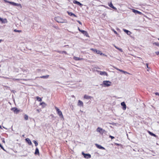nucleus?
<instances>
[{"mask_svg": "<svg viewBox=\"0 0 159 159\" xmlns=\"http://www.w3.org/2000/svg\"><path fill=\"white\" fill-rule=\"evenodd\" d=\"M55 20L58 23H67V21L66 20H63L60 17H55Z\"/></svg>", "mask_w": 159, "mask_h": 159, "instance_id": "nucleus-1", "label": "nucleus"}, {"mask_svg": "<svg viewBox=\"0 0 159 159\" xmlns=\"http://www.w3.org/2000/svg\"><path fill=\"white\" fill-rule=\"evenodd\" d=\"M111 82L109 81H103L102 84H101V85L103 84L104 85L105 87H109L111 85Z\"/></svg>", "mask_w": 159, "mask_h": 159, "instance_id": "nucleus-2", "label": "nucleus"}, {"mask_svg": "<svg viewBox=\"0 0 159 159\" xmlns=\"http://www.w3.org/2000/svg\"><path fill=\"white\" fill-rule=\"evenodd\" d=\"M55 108L56 109L57 113L59 115L60 117L61 118H63V116L61 111L60 110V109L57 107H55Z\"/></svg>", "mask_w": 159, "mask_h": 159, "instance_id": "nucleus-3", "label": "nucleus"}, {"mask_svg": "<svg viewBox=\"0 0 159 159\" xmlns=\"http://www.w3.org/2000/svg\"><path fill=\"white\" fill-rule=\"evenodd\" d=\"M90 50L93 51L94 52H95L98 54H99L101 55L102 54L101 51H100V50H97L96 49L91 48L90 49Z\"/></svg>", "mask_w": 159, "mask_h": 159, "instance_id": "nucleus-4", "label": "nucleus"}, {"mask_svg": "<svg viewBox=\"0 0 159 159\" xmlns=\"http://www.w3.org/2000/svg\"><path fill=\"white\" fill-rule=\"evenodd\" d=\"M82 154L85 158L89 159L91 157V155L89 154L84 153L83 152H82Z\"/></svg>", "mask_w": 159, "mask_h": 159, "instance_id": "nucleus-5", "label": "nucleus"}, {"mask_svg": "<svg viewBox=\"0 0 159 159\" xmlns=\"http://www.w3.org/2000/svg\"><path fill=\"white\" fill-rule=\"evenodd\" d=\"M97 131L98 132H99L100 133L102 134L105 132V130L102 129L98 127L97 129Z\"/></svg>", "mask_w": 159, "mask_h": 159, "instance_id": "nucleus-6", "label": "nucleus"}, {"mask_svg": "<svg viewBox=\"0 0 159 159\" xmlns=\"http://www.w3.org/2000/svg\"><path fill=\"white\" fill-rule=\"evenodd\" d=\"M25 140L26 142L29 145H31L32 147L33 146L32 143L29 138H27L25 139Z\"/></svg>", "mask_w": 159, "mask_h": 159, "instance_id": "nucleus-7", "label": "nucleus"}, {"mask_svg": "<svg viewBox=\"0 0 159 159\" xmlns=\"http://www.w3.org/2000/svg\"><path fill=\"white\" fill-rule=\"evenodd\" d=\"M10 4H11V5L14 6H16L17 7L20 6V7H21V5L20 4L16 3L14 2H10Z\"/></svg>", "mask_w": 159, "mask_h": 159, "instance_id": "nucleus-8", "label": "nucleus"}, {"mask_svg": "<svg viewBox=\"0 0 159 159\" xmlns=\"http://www.w3.org/2000/svg\"><path fill=\"white\" fill-rule=\"evenodd\" d=\"M73 3L74 4H77V5H78L80 7H82L83 6V5L82 4H81L80 2L76 0H74L73 1Z\"/></svg>", "mask_w": 159, "mask_h": 159, "instance_id": "nucleus-9", "label": "nucleus"}, {"mask_svg": "<svg viewBox=\"0 0 159 159\" xmlns=\"http://www.w3.org/2000/svg\"><path fill=\"white\" fill-rule=\"evenodd\" d=\"M11 110L16 114L18 113L19 111V110L16 107L11 108Z\"/></svg>", "mask_w": 159, "mask_h": 159, "instance_id": "nucleus-10", "label": "nucleus"}, {"mask_svg": "<svg viewBox=\"0 0 159 159\" xmlns=\"http://www.w3.org/2000/svg\"><path fill=\"white\" fill-rule=\"evenodd\" d=\"M95 145L96 146V147L99 149H103V150L105 149L104 148L102 147V146H101L100 145H98V144H96Z\"/></svg>", "mask_w": 159, "mask_h": 159, "instance_id": "nucleus-11", "label": "nucleus"}, {"mask_svg": "<svg viewBox=\"0 0 159 159\" xmlns=\"http://www.w3.org/2000/svg\"><path fill=\"white\" fill-rule=\"evenodd\" d=\"M123 30L125 32L127 35H130L132 33L130 31L125 29H123Z\"/></svg>", "mask_w": 159, "mask_h": 159, "instance_id": "nucleus-12", "label": "nucleus"}, {"mask_svg": "<svg viewBox=\"0 0 159 159\" xmlns=\"http://www.w3.org/2000/svg\"><path fill=\"white\" fill-rule=\"evenodd\" d=\"M80 32H81L84 35L86 36L87 37L89 36L88 34L87 31L84 30H81L80 31Z\"/></svg>", "mask_w": 159, "mask_h": 159, "instance_id": "nucleus-13", "label": "nucleus"}, {"mask_svg": "<svg viewBox=\"0 0 159 159\" xmlns=\"http://www.w3.org/2000/svg\"><path fill=\"white\" fill-rule=\"evenodd\" d=\"M121 105L123 107V109L125 110L126 109V105L124 102H122L121 103Z\"/></svg>", "mask_w": 159, "mask_h": 159, "instance_id": "nucleus-14", "label": "nucleus"}, {"mask_svg": "<svg viewBox=\"0 0 159 159\" xmlns=\"http://www.w3.org/2000/svg\"><path fill=\"white\" fill-rule=\"evenodd\" d=\"M132 11L133 12L135 13L136 14H138L139 15H141L142 14L141 12L135 9H133Z\"/></svg>", "mask_w": 159, "mask_h": 159, "instance_id": "nucleus-15", "label": "nucleus"}, {"mask_svg": "<svg viewBox=\"0 0 159 159\" xmlns=\"http://www.w3.org/2000/svg\"><path fill=\"white\" fill-rule=\"evenodd\" d=\"M67 12L68 14L70 16H74L76 17H77V16L75 15V14H74L71 12L67 11Z\"/></svg>", "mask_w": 159, "mask_h": 159, "instance_id": "nucleus-16", "label": "nucleus"}, {"mask_svg": "<svg viewBox=\"0 0 159 159\" xmlns=\"http://www.w3.org/2000/svg\"><path fill=\"white\" fill-rule=\"evenodd\" d=\"M78 105L79 106L83 107V103L82 101L79 100L78 101Z\"/></svg>", "mask_w": 159, "mask_h": 159, "instance_id": "nucleus-17", "label": "nucleus"}, {"mask_svg": "<svg viewBox=\"0 0 159 159\" xmlns=\"http://www.w3.org/2000/svg\"><path fill=\"white\" fill-rule=\"evenodd\" d=\"M73 59L75 61L81 60L83 59L82 58H80L79 57H73Z\"/></svg>", "mask_w": 159, "mask_h": 159, "instance_id": "nucleus-18", "label": "nucleus"}, {"mask_svg": "<svg viewBox=\"0 0 159 159\" xmlns=\"http://www.w3.org/2000/svg\"><path fill=\"white\" fill-rule=\"evenodd\" d=\"M100 74L101 75H105L107 76V73L105 71H100Z\"/></svg>", "mask_w": 159, "mask_h": 159, "instance_id": "nucleus-19", "label": "nucleus"}, {"mask_svg": "<svg viewBox=\"0 0 159 159\" xmlns=\"http://www.w3.org/2000/svg\"><path fill=\"white\" fill-rule=\"evenodd\" d=\"M39 150L37 148H36L35 149V152H34V154L35 155H39Z\"/></svg>", "mask_w": 159, "mask_h": 159, "instance_id": "nucleus-20", "label": "nucleus"}, {"mask_svg": "<svg viewBox=\"0 0 159 159\" xmlns=\"http://www.w3.org/2000/svg\"><path fill=\"white\" fill-rule=\"evenodd\" d=\"M109 6L112 8L113 9H114L115 10H117V8L114 7L112 4L111 2L109 5Z\"/></svg>", "mask_w": 159, "mask_h": 159, "instance_id": "nucleus-21", "label": "nucleus"}, {"mask_svg": "<svg viewBox=\"0 0 159 159\" xmlns=\"http://www.w3.org/2000/svg\"><path fill=\"white\" fill-rule=\"evenodd\" d=\"M148 132L151 136H154L155 137H157V136L156 134L149 131H148Z\"/></svg>", "mask_w": 159, "mask_h": 159, "instance_id": "nucleus-22", "label": "nucleus"}, {"mask_svg": "<svg viewBox=\"0 0 159 159\" xmlns=\"http://www.w3.org/2000/svg\"><path fill=\"white\" fill-rule=\"evenodd\" d=\"M84 98H85V99H89L91 98V97L87 95H85L84 96Z\"/></svg>", "mask_w": 159, "mask_h": 159, "instance_id": "nucleus-23", "label": "nucleus"}, {"mask_svg": "<svg viewBox=\"0 0 159 159\" xmlns=\"http://www.w3.org/2000/svg\"><path fill=\"white\" fill-rule=\"evenodd\" d=\"M40 105H42L43 108L45 107L47 105V104L44 102H42L40 103Z\"/></svg>", "mask_w": 159, "mask_h": 159, "instance_id": "nucleus-24", "label": "nucleus"}, {"mask_svg": "<svg viewBox=\"0 0 159 159\" xmlns=\"http://www.w3.org/2000/svg\"><path fill=\"white\" fill-rule=\"evenodd\" d=\"M13 80L14 81H19L20 80H25V79H15V78H13V80Z\"/></svg>", "mask_w": 159, "mask_h": 159, "instance_id": "nucleus-25", "label": "nucleus"}, {"mask_svg": "<svg viewBox=\"0 0 159 159\" xmlns=\"http://www.w3.org/2000/svg\"><path fill=\"white\" fill-rule=\"evenodd\" d=\"M49 75H46L45 76H42L40 77L41 78H43V79H47L49 77Z\"/></svg>", "mask_w": 159, "mask_h": 159, "instance_id": "nucleus-26", "label": "nucleus"}, {"mask_svg": "<svg viewBox=\"0 0 159 159\" xmlns=\"http://www.w3.org/2000/svg\"><path fill=\"white\" fill-rule=\"evenodd\" d=\"M24 119L25 120H28V116L26 114H25V115H24Z\"/></svg>", "mask_w": 159, "mask_h": 159, "instance_id": "nucleus-27", "label": "nucleus"}, {"mask_svg": "<svg viewBox=\"0 0 159 159\" xmlns=\"http://www.w3.org/2000/svg\"><path fill=\"white\" fill-rule=\"evenodd\" d=\"M33 142L34 143L35 146H38V143L36 141L34 140H33Z\"/></svg>", "mask_w": 159, "mask_h": 159, "instance_id": "nucleus-28", "label": "nucleus"}, {"mask_svg": "<svg viewBox=\"0 0 159 159\" xmlns=\"http://www.w3.org/2000/svg\"><path fill=\"white\" fill-rule=\"evenodd\" d=\"M37 100L39 102H41L42 101V99L40 98L37 97H36Z\"/></svg>", "mask_w": 159, "mask_h": 159, "instance_id": "nucleus-29", "label": "nucleus"}, {"mask_svg": "<svg viewBox=\"0 0 159 159\" xmlns=\"http://www.w3.org/2000/svg\"><path fill=\"white\" fill-rule=\"evenodd\" d=\"M153 44H155L157 46L159 47V43L158 42H155L153 43Z\"/></svg>", "mask_w": 159, "mask_h": 159, "instance_id": "nucleus-30", "label": "nucleus"}, {"mask_svg": "<svg viewBox=\"0 0 159 159\" xmlns=\"http://www.w3.org/2000/svg\"><path fill=\"white\" fill-rule=\"evenodd\" d=\"M14 31L15 32H21V30H16V29H15L14 30Z\"/></svg>", "mask_w": 159, "mask_h": 159, "instance_id": "nucleus-31", "label": "nucleus"}, {"mask_svg": "<svg viewBox=\"0 0 159 159\" xmlns=\"http://www.w3.org/2000/svg\"><path fill=\"white\" fill-rule=\"evenodd\" d=\"M63 53H65V54H67V52H66V51H62V54Z\"/></svg>", "mask_w": 159, "mask_h": 159, "instance_id": "nucleus-32", "label": "nucleus"}, {"mask_svg": "<svg viewBox=\"0 0 159 159\" xmlns=\"http://www.w3.org/2000/svg\"><path fill=\"white\" fill-rule=\"evenodd\" d=\"M146 65L147 68L148 69H150V67H148V63H146Z\"/></svg>", "mask_w": 159, "mask_h": 159, "instance_id": "nucleus-33", "label": "nucleus"}, {"mask_svg": "<svg viewBox=\"0 0 159 159\" xmlns=\"http://www.w3.org/2000/svg\"><path fill=\"white\" fill-rule=\"evenodd\" d=\"M4 1L5 2H7V3H10V1H9L7 0H4Z\"/></svg>", "mask_w": 159, "mask_h": 159, "instance_id": "nucleus-34", "label": "nucleus"}, {"mask_svg": "<svg viewBox=\"0 0 159 159\" xmlns=\"http://www.w3.org/2000/svg\"><path fill=\"white\" fill-rule=\"evenodd\" d=\"M123 73H124L125 74H130L129 73L125 71H123Z\"/></svg>", "mask_w": 159, "mask_h": 159, "instance_id": "nucleus-35", "label": "nucleus"}, {"mask_svg": "<svg viewBox=\"0 0 159 159\" xmlns=\"http://www.w3.org/2000/svg\"><path fill=\"white\" fill-rule=\"evenodd\" d=\"M77 21L80 25H82L81 22L79 20H77Z\"/></svg>", "mask_w": 159, "mask_h": 159, "instance_id": "nucleus-36", "label": "nucleus"}, {"mask_svg": "<svg viewBox=\"0 0 159 159\" xmlns=\"http://www.w3.org/2000/svg\"><path fill=\"white\" fill-rule=\"evenodd\" d=\"M109 137L111 138V139H113L114 138V137L113 136H112L111 135H110Z\"/></svg>", "mask_w": 159, "mask_h": 159, "instance_id": "nucleus-37", "label": "nucleus"}, {"mask_svg": "<svg viewBox=\"0 0 159 159\" xmlns=\"http://www.w3.org/2000/svg\"><path fill=\"white\" fill-rule=\"evenodd\" d=\"M57 52L59 53H62V51H57Z\"/></svg>", "mask_w": 159, "mask_h": 159, "instance_id": "nucleus-38", "label": "nucleus"}, {"mask_svg": "<svg viewBox=\"0 0 159 159\" xmlns=\"http://www.w3.org/2000/svg\"><path fill=\"white\" fill-rule=\"evenodd\" d=\"M3 19L2 18L0 17V21H2V22H3Z\"/></svg>", "mask_w": 159, "mask_h": 159, "instance_id": "nucleus-39", "label": "nucleus"}, {"mask_svg": "<svg viewBox=\"0 0 159 159\" xmlns=\"http://www.w3.org/2000/svg\"><path fill=\"white\" fill-rule=\"evenodd\" d=\"M155 53L157 55H158L159 54V52H155Z\"/></svg>", "mask_w": 159, "mask_h": 159, "instance_id": "nucleus-40", "label": "nucleus"}, {"mask_svg": "<svg viewBox=\"0 0 159 159\" xmlns=\"http://www.w3.org/2000/svg\"><path fill=\"white\" fill-rule=\"evenodd\" d=\"M155 94L157 95H159V93H155Z\"/></svg>", "mask_w": 159, "mask_h": 159, "instance_id": "nucleus-41", "label": "nucleus"}, {"mask_svg": "<svg viewBox=\"0 0 159 159\" xmlns=\"http://www.w3.org/2000/svg\"><path fill=\"white\" fill-rule=\"evenodd\" d=\"M119 71H120V72H123L124 70H120V69H119Z\"/></svg>", "mask_w": 159, "mask_h": 159, "instance_id": "nucleus-42", "label": "nucleus"}, {"mask_svg": "<svg viewBox=\"0 0 159 159\" xmlns=\"http://www.w3.org/2000/svg\"><path fill=\"white\" fill-rule=\"evenodd\" d=\"M120 51L121 52H122V49L119 48V49Z\"/></svg>", "mask_w": 159, "mask_h": 159, "instance_id": "nucleus-43", "label": "nucleus"}, {"mask_svg": "<svg viewBox=\"0 0 159 159\" xmlns=\"http://www.w3.org/2000/svg\"><path fill=\"white\" fill-rule=\"evenodd\" d=\"M114 68L116 69L117 70H119V69L118 68H116V67H114Z\"/></svg>", "mask_w": 159, "mask_h": 159, "instance_id": "nucleus-44", "label": "nucleus"}, {"mask_svg": "<svg viewBox=\"0 0 159 159\" xmlns=\"http://www.w3.org/2000/svg\"><path fill=\"white\" fill-rule=\"evenodd\" d=\"M36 111H37L39 113L40 112V111H39V109H37L36 110Z\"/></svg>", "mask_w": 159, "mask_h": 159, "instance_id": "nucleus-45", "label": "nucleus"}, {"mask_svg": "<svg viewBox=\"0 0 159 159\" xmlns=\"http://www.w3.org/2000/svg\"><path fill=\"white\" fill-rule=\"evenodd\" d=\"M78 29L80 32L81 30H80L79 27H78Z\"/></svg>", "mask_w": 159, "mask_h": 159, "instance_id": "nucleus-46", "label": "nucleus"}, {"mask_svg": "<svg viewBox=\"0 0 159 159\" xmlns=\"http://www.w3.org/2000/svg\"><path fill=\"white\" fill-rule=\"evenodd\" d=\"M114 32L116 34H117V32L116 31H114Z\"/></svg>", "mask_w": 159, "mask_h": 159, "instance_id": "nucleus-47", "label": "nucleus"}, {"mask_svg": "<svg viewBox=\"0 0 159 159\" xmlns=\"http://www.w3.org/2000/svg\"><path fill=\"white\" fill-rule=\"evenodd\" d=\"M115 47L117 49H119V48H118V47H117L116 46H115Z\"/></svg>", "mask_w": 159, "mask_h": 159, "instance_id": "nucleus-48", "label": "nucleus"}, {"mask_svg": "<svg viewBox=\"0 0 159 159\" xmlns=\"http://www.w3.org/2000/svg\"><path fill=\"white\" fill-rule=\"evenodd\" d=\"M115 144L116 145H119L120 144H118V143H115Z\"/></svg>", "mask_w": 159, "mask_h": 159, "instance_id": "nucleus-49", "label": "nucleus"}, {"mask_svg": "<svg viewBox=\"0 0 159 159\" xmlns=\"http://www.w3.org/2000/svg\"><path fill=\"white\" fill-rule=\"evenodd\" d=\"M2 142H3V143H5V141H4V140H2Z\"/></svg>", "mask_w": 159, "mask_h": 159, "instance_id": "nucleus-50", "label": "nucleus"}, {"mask_svg": "<svg viewBox=\"0 0 159 159\" xmlns=\"http://www.w3.org/2000/svg\"><path fill=\"white\" fill-rule=\"evenodd\" d=\"M2 40L1 39H0V43L1 42Z\"/></svg>", "mask_w": 159, "mask_h": 159, "instance_id": "nucleus-51", "label": "nucleus"}, {"mask_svg": "<svg viewBox=\"0 0 159 159\" xmlns=\"http://www.w3.org/2000/svg\"><path fill=\"white\" fill-rule=\"evenodd\" d=\"M1 128H2L1 126L0 125V129H1Z\"/></svg>", "mask_w": 159, "mask_h": 159, "instance_id": "nucleus-52", "label": "nucleus"}, {"mask_svg": "<svg viewBox=\"0 0 159 159\" xmlns=\"http://www.w3.org/2000/svg\"><path fill=\"white\" fill-rule=\"evenodd\" d=\"M22 136H23V137H24V135H22Z\"/></svg>", "mask_w": 159, "mask_h": 159, "instance_id": "nucleus-53", "label": "nucleus"}, {"mask_svg": "<svg viewBox=\"0 0 159 159\" xmlns=\"http://www.w3.org/2000/svg\"><path fill=\"white\" fill-rule=\"evenodd\" d=\"M158 40H159V38L158 39Z\"/></svg>", "mask_w": 159, "mask_h": 159, "instance_id": "nucleus-54", "label": "nucleus"}]
</instances>
